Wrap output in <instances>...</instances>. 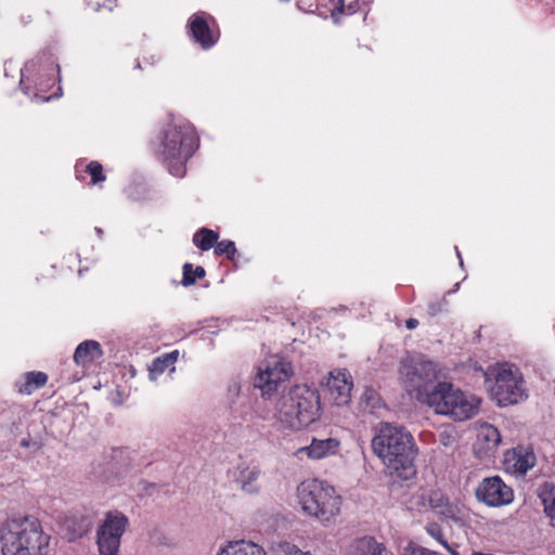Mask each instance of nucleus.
Listing matches in <instances>:
<instances>
[{"label": "nucleus", "instance_id": "7ed1b4c3", "mask_svg": "<svg viewBox=\"0 0 555 555\" xmlns=\"http://www.w3.org/2000/svg\"><path fill=\"white\" fill-rule=\"evenodd\" d=\"M274 410L276 422L283 428L298 431L320 417V396L313 388L296 385L278 399Z\"/></svg>", "mask_w": 555, "mask_h": 555}, {"label": "nucleus", "instance_id": "423d86ee", "mask_svg": "<svg viewBox=\"0 0 555 555\" xmlns=\"http://www.w3.org/2000/svg\"><path fill=\"white\" fill-rule=\"evenodd\" d=\"M485 378L492 399L500 406L517 404L528 397L524 375L515 364L502 362L490 365Z\"/></svg>", "mask_w": 555, "mask_h": 555}, {"label": "nucleus", "instance_id": "2f4dec72", "mask_svg": "<svg viewBox=\"0 0 555 555\" xmlns=\"http://www.w3.org/2000/svg\"><path fill=\"white\" fill-rule=\"evenodd\" d=\"M426 532L438 541L443 547H449L448 541L444 539L442 529L437 522H429L425 527Z\"/></svg>", "mask_w": 555, "mask_h": 555}, {"label": "nucleus", "instance_id": "1a4fd4ad", "mask_svg": "<svg viewBox=\"0 0 555 555\" xmlns=\"http://www.w3.org/2000/svg\"><path fill=\"white\" fill-rule=\"evenodd\" d=\"M128 526L129 519L121 512L113 511L105 514V518L96 531L100 555H118L121 537Z\"/></svg>", "mask_w": 555, "mask_h": 555}, {"label": "nucleus", "instance_id": "ddd939ff", "mask_svg": "<svg viewBox=\"0 0 555 555\" xmlns=\"http://www.w3.org/2000/svg\"><path fill=\"white\" fill-rule=\"evenodd\" d=\"M352 386L351 376L346 370L331 372L326 382L328 400L338 406L348 404Z\"/></svg>", "mask_w": 555, "mask_h": 555}, {"label": "nucleus", "instance_id": "7c9ffc66", "mask_svg": "<svg viewBox=\"0 0 555 555\" xmlns=\"http://www.w3.org/2000/svg\"><path fill=\"white\" fill-rule=\"evenodd\" d=\"M87 172L91 176V181L93 184L103 182L105 180L103 167L98 162L89 163L87 166Z\"/></svg>", "mask_w": 555, "mask_h": 555}, {"label": "nucleus", "instance_id": "2eb2a0df", "mask_svg": "<svg viewBox=\"0 0 555 555\" xmlns=\"http://www.w3.org/2000/svg\"><path fill=\"white\" fill-rule=\"evenodd\" d=\"M340 441L336 438L317 439L311 443L297 450L296 455L306 454L311 460H321L338 453Z\"/></svg>", "mask_w": 555, "mask_h": 555}, {"label": "nucleus", "instance_id": "37998d69", "mask_svg": "<svg viewBox=\"0 0 555 555\" xmlns=\"http://www.w3.org/2000/svg\"><path fill=\"white\" fill-rule=\"evenodd\" d=\"M95 232L98 233L99 236H102V234H103V231L101 228H95Z\"/></svg>", "mask_w": 555, "mask_h": 555}, {"label": "nucleus", "instance_id": "412c9836", "mask_svg": "<svg viewBox=\"0 0 555 555\" xmlns=\"http://www.w3.org/2000/svg\"><path fill=\"white\" fill-rule=\"evenodd\" d=\"M48 382V375L43 372L33 371L24 375V382L17 383V390L22 395H30L36 389L43 387Z\"/></svg>", "mask_w": 555, "mask_h": 555}, {"label": "nucleus", "instance_id": "a19ab883", "mask_svg": "<svg viewBox=\"0 0 555 555\" xmlns=\"http://www.w3.org/2000/svg\"><path fill=\"white\" fill-rule=\"evenodd\" d=\"M115 2H116V0H108V5H107V8H108V10H109V11H112V10H113V8H114V5H115Z\"/></svg>", "mask_w": 555, "mask_h": 555}, {"label": "nucleus", "instance_id": "72a5a7b5", "mask_svg": "<svg viewBox=\"0 0 555 555\" xmlns=\"http://www.w3.org/2000/svg\"><path fill=\"white\" fill-rule=\"evenodd\" d=\"M447 305L446 298L437 299L428 304V314L430 317H436L440 313Z\"/></svg>", "mask_w": 555, "mask_h": 555}, {"label": "nucleus", "instance_id": "a18cd8bd", "mask_svg": "<svg viewBox=\"0 0 555 555\" xmlns=\"http://www.w3.org/2000/svg\"><path fill=\"white\" fill-rule=\"evenodd\" d=\"M105 480H106V481H108V482H109V481H113V477L107 476V477H105Z\"/></svg>", "mask_w": 555, "mask_h": 555}, {"label": "nucleus", "instance_id": "f03ea898", "mask_svg": "<svg viewBox=\"0 0 555 555\" xmlns=\"http://www.w3.org/2000/svg\"><path fill=\"white\" fill-rule=\"evenodd\" d=\"M51 535L34 516H18L0 524L1 555H49Z\"/></svg>", "mask_w": 555, "mask_h": 555}, {"label": "nucleus", "instance_id": "a878e982", "mask_svg": "<svg viewBox=\"0 0 555 555\" xmlns=\"http://www.w3.org/2000/svg\"><path fill=\"white\" fill-rule=\"evenodd\" d=\"M112 468H115V477L121 476L131 466V460L128 452L125 450H114L112 454V462L109 463Z\"/></svg>", "mask_w": 555, "mask_h": 555}, {"label": "nucleus", "instance_id": "39448f33", "mask_svg": "<svg viewBox=\"0 0 555 555\" xmlns=\"http://www.w3.org/2000/svg\"><path fill=\"white\" fill-rule=\"evenodd\" d=\"M297 499L304 514L327 522L340 513L341 498L334 487L320 479H307L297 487Z\"/></svg>", "mask_w": 555, "mask_h": 555}, {"label": "nucleus", "instance_id": "a211bd4d", "mask_svg": "<svg viewBox=\"0 0 555 555\" xmlns=\"http://www.w3.org/2000/svg\"><path fill=\"white\" fill-rule=\"evenodd\" d=\"M350 555H388L384 544L372 537L357 539L350 545Z\"/></svg>", "mask_w": 555, "mask_h": 555}, {"label": "nucleus", "instance_id": "0eeeda50", "mask_svg": "<svg viewBox=\"0 0 555 555\" xmlns=\"http://www.w3.org/2000/svg\"><path fill=\"white\" fill-rule=\"evenodd\" d=\"M421 403L427 404L437 414L447 415L454 421L472 418L478 411L479 401L465 395L452 384L437 383Z\"/></svg>", "mask_w": 555, "mask_h": 555}, {"label": "nucleus", "instance_id": "58836bf2", "mask_svg": "<svg viewBox=\"0 0 555 555\" xmlns=\"http://www.w3.org/2000/svg\"><path fill=\"white\" fill-rule=\"evenodd\" d=\"M451 555H460L455 547L449 544V547H444Z\"/></svg>", "mask_w": 555, "mask_h": 555}, {"label": "nucleus", "instance_id": "ea45409f", "mask_svg": "<svg viewBox=\"0 0 555 555\" xmlns=\"http://www.w3.org/2000/svg\"><path fill=\"white\" fill-rule=\"evenodd\" d=\"M89 531V524H87L83 528H81L78 532V537H81L85 533H87Z\"/></svg>", "mask_w": 555, "mask_h": 555}, {"label": "nucleus", "instance_id": "aec40b11", "mask_svg": "<svg viewBox=\"0 0 555 555\" xmlns=\"http://www.w3.org/2000/svg\"><path fill=\"white\" fill-rule=\"evenodd\" d=\"M318 7H327L331 12V16L335 23L339 22L340 16L354 14L359 8V2H351L348 7L345 5L344 0H317Z\"/></svg>", "mask_w": 555, "mask_h": 555}, {"label": "nucleus", "instance_id": "6e6552de", "mask_svg": "<svg viewBox=\"0 0 555 555\" xmlns=\"http://www.w3.org/2000/svg\"><path fill=\"white\" fill-rule=\"evenodd\" d=\"M400 376L406 392L422 402L438 378L437 364L424 358L411 359L401 364Z\"/></svg>", "mask_w": 555, "mask_h": 555}, {"label": "nucleus", "instance_id": "f3484780", "mask_svg": "<svg viewBox=\"0 0 555 555\" xmlns=\"http://www.w3.org/2000/svg\"><path fill=\"white\" fill-rule=\"evenodd\" d=\"M103 354L101 345L95 340H86L79 344L74 352L76 364L85 366Z\"/></svg>", "mask_w": 555, "mask_h": 555}, {"label": "nucleus", "instance_id": "79ce46f5", "mask_svg": "<svg viewBox=\"0 0 555 555\" xmlns=\"http://www.w3.org/2000/svg\"><path fill=\"white\" fill-rule=\"evenodd\" d=\"M369 399H371L374 395V391L373 390H366L365 393H364Z\"/></svg>", "mask_w": 555, "mask_h": 555}, {"label": "nucleus", "instance_id": "dca6fc26", "mask_svg": "<svg viewBox=\"0 0 555 555\" xmlns=\"http://www.w3.org/2000/svg\"><path fill=\"white\" fill-rule=\"evenodd\" d=\"M236 481L241 485L243 491L247 493H257L259 486L256 483L260 476V467L256 463H242L236 468Z\"/></svg>", "mask_w": 555, "mask_h": 555}, {"label": "nucleus", "instance_id": "5701e85b", "mask_svg": "<svg viewBox=\"0 0 555 555\" xmlns=\"http://www.w3.org/2000/svg\"><path fill=\"white\" fill-rule=\"evenodd\" d=\"M501 435L496 427L483 424L478 430V441L483 444L486 451H494L501 443Z\"/></svg>", "mask_w": 555, "mask_h": 555}, {"label": "nucleus", "instance_id": "f257e3e1", "mask_svg": "<svg viewBox=\"0 0 555 555\" xmlns=\"http://www.w3.org/2000/svg\"><path fill=\"white\" fill-rule=\"evenodd\" d=\"M372 449L399 479L411 480L416 476L415 459L418 449L413 436L404 427L380 424L372 440Z\"/></svg>", "mask_w": 555, "mask_h": 555}, {"label": "nucleus", "instance_id": "4468645a", "mask_svg": "<svg viewBox=\"0 0 555 555\" xmlns=\"http://www.w3.org/2000/svg\"><path fill=\"white\" fill-rule=\"evenodd\" d=\"M535 454L529 447L518 446L504 453V467L514 475H526L535 465Z\"/></svg>", "mask_w": 555, "mask_h": 555}, {"label": "nucleus", "instance_id": "f8f14e48", "mask_svg": "<svg viewBox=\"0 0 555 555\" xmlns=\"http://www.w3.org/2000/svg\"><path fill=\"white\" fill-rule=\"evenodd\" d=\"M210 23L215 20L206 12L194 13L188 21L189 34L204 50L212 48L219 40V33L211 28Z\"/></svg>", "mask_w": 555, "mask_h": 555}, {"label": "nucleus", "instance_id": "4c0bfd02", "mask_svg": "<svg viewBox=\"0 0 555 555\" xmlns=\"http://www.w3.org/2000/svg\"><path fill=\"white\" fill-rule=\"evenodd\" d=\"M50 99V96H40L37 93L34 94V100L36 102H46Z\"/></svg>", "mask_w": 555, "mask_h": 555}, {"label": "nucleus", "instance_id": "b1692460", "mask_svg": "<svg viewBox=\"0 0 555 555\" xmlns=\"http://www.w3.org/2000/svg\"><path fill=\"white\" fill-rule=\"evenodd\" d=\"M178 356V350H175L153 360L152 365L150 366V377L152 379H156L158 375L163 374L169 367L173 371V364L176 363Z\"/></svg>", "mask_w": 555, "mask_h": 555}, {"label": "nucleus", "instance_id": "c85d7f7f", "mask_svg": "<svg viewBox=\"0 0 555 555\" xmlns=\"http://www.w3.org/2000/svg\"><path fill=\"white\" fill-rule=\"evenodd\" d=\"M215 254L218 256L227 255L229 259H233L236 254L235 244L232 241L223 240L218 242L215 247Z\"/></svg>", "mask_w": 555, "mask_h": 555}, {"label": "nucleus", "instance_id": "f704fd0d", "mask_svg": "<svg viewBox=\"0 0 555 555\" xmlns=\"http://www.w3.org/2000/svg\"><path fill=\"white\" fill-rule=\"evenodd\" d=\"M285 552H287L291 555H310L308 552H302L298 550L295 545L285 544Z\"/></svg>", "mask_w": 555, "mask_h": 555}, {"label": "nucleus", "instance_id": "20e7f679", "mask_svg": "<svg viewBox=\"0 0 555 555\" xmlns=\"http://www.w3.org/2000/svg\"><path fill=\"white\" fill-rule=\"evenodd\" d=\"M160 155L169 172L178 178L185 175L186 162L198 147L195 129L188 122H171L163 131Z\"/></svg>", "mask_w": 555, "mask_h": 555}, {"label": "nucleus", "instance_id": "6ab92c4d", "mask_svg": "<svg viewBox=\"0 0 555 555\" xmlns=\"http://www.w3.org/2000/svg\"><path fill=\"white\" fill-rule=\"evenodd\" d=\"M217 555H267L263 547L248 541H231Z\"/></svg>", "mask_w": 555, "mask_h": 555}, {"label": "nucleus", "instance_id": "cd10ccee", "mask_svg": "<svg viewBox=\"0 0 555 555\" xmlns=\"http://www.w3.org/2000/svg\"><path fill=\"white\" fill-rule=\"evenodd\" d=\"M242 392V382L240 379H232L227 387L225 398L230 405V409L233 411L234 406L237 402Z\"/></svg>", "mask_w": 555, "mask_h": 555}, {"label": "nucleus", "instance_id": "bb28decb", "mask_svg": "<svg viewBox=\"0 0 555 555\" xmlns=\"http://www.w3.org/2000/svg\"><path fill=\"white\" fill-rule=\"evenodd\" d=\"M205 276V269L201 266L195 269L191 263H184L183 266V276H182V285L190 286L193 285L197 279H202Z\"/></svg>", "mask_w": 555, "mask_h": 555}, {"label": "nucleus", "instance_id": "c03bdc74", "mask_svg": "<svg viewBox=\"0 0 555 555\" xmlns=\"http://www.w3.org/2000/svg\"><path fill=\"white\" fill-rule=\"evenodd\" d=\"M472 555H492V554L481 553V552H474Z\"/></svg>", "mask_w": 555, "mask_h": 555}, {"label": "nucleus", "instance_id": "393cba45", "mask_svg": "<svg viewBox=\"0 0 555 555\" xmlns=\"http://www.w3.org/2000/svg\"><path fill=\"white\" fill-rule=\"evenodd\" d=\"M218 234L209 229L202 228L193 235V243L202 250H209L218 241Z\"/></svg>", "mask_w": 555, "mask_h": 555}, {"label": "nucleus", "instance_id": "473e14b6", "mask_svg": "<svg viewBox=\"0 0 555 555\" xmlns=\"http://www.w3.org/2000/svg\"><path fill=\"white\" fill-rule=\"evenodd\" d=\"M429 506L431 508H439L446 505V500L439 491H431L428 494Z\"/></svg>", "mask_w": 555, "mask_h": 555}, {"label": "nucleus", "instance_id": "4be33fe9", "mask_svg": "<svg viewBox=\"0 0 555 555\" xmlns=\"http://www.w3.org/2000/svg\"><path fill=\"white\" fill-rule=\"evenodd\" d=\"M538 495L544 506V513L555 526V486L550 482L542 483L538 489Z\"/></svg>", "mask_w": 555, "mask_h": 555}, {"label": "nucleus", "instance_id": "e433bc0d", "mask_svg": "<svg viewBox=\"0 0 555 555\" xmlns=\"http://www.w3.org/2000/svg\"><path fill=\"white\" fill-rule=\"evenodd\" d=\"M439 439L443 446H449L451 437L446 433H441Z\"/></svg>", "mask_w": 555, "mask_h": 555}, {"label": "nucleus", "instance_id": "c756f323", "mask_svg": "<svg viewBox=\"0 0 555 555\" xmlns=\"http://www.w3.org/2000/svg\"><path fill=\"white\" fill-rule=\"evenodd\" d=\"M403 555H442L436 551H431L421 546L414 542H409L403 548Z\"/></svg>", "mask_w": 555, "mask_h": 555}, {"label": "nucleus", "instance_id": "9b49d317", "mask_svg": "<svg viewBox=\"0 0 555 555\" xmlns=\"http://www.w3.org/2000/svg\"><path fill=\"white\" fill-rule=\"evenodd\" d=\"M479 502L491 507L509 504L514 499V491L501 477L492 476L481 480L475 491Z\"/></svg>", "mask_w": 555, "mask_h": 555}, {"label": "nucleus", "instance_id": "c9c22d12", "mask_svg": "<svg viewBox=\"0 0 555 555\" xmlns=\"http://www.w3.org/2000/svg\"><path fill=\"white\" fill-rule=\"evenodd\" d=\"M418 325V321L416 319L410 318L405 321V326L408 330H414Z\"/></svg>", "mask_w": 555, "mask_h": 555}, {"label": "nucleus", "instance_id": "49530a36", "mask_svg": "<svg viewBox=\"0 0 555 555\" xmlns=\"http://www.w3.org/2000/svg\"><path fill=\"white\" fill-rule=\"evenodd\" d=\"M135 67L139 68V69L141 68V64H140L139 61L137 62Z\"/></svg>", "mask_w": 555, "mask_h": 555}, {"label": "nucleus", "instance_id": "9d476101", "mask_svg": "<svg viewBox=\"0 0 555 555\" xmlns=\"http://www.w3.org/2000/svg\"><path fill=\"white\" fill-rule=\"evenodd\" d=\"M292 373L288 362L272 357L259 366L254 385L261 390L262 396H271L278 390L280 384L289 378Z\"/></svg>", "mask_w": 555, "mask_h": 555}]
</instances>
